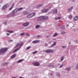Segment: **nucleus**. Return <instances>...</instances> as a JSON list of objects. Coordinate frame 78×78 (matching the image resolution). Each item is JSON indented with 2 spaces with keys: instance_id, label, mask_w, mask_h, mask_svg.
I'll return each instance as SVG.
<instances>
[{
  "instance_id": "36",
  "label": "nucleus",
  "mask_w": 78,
  "mask_h": 78,
  "mask_svg": "<svg viewBox=\"0 0 78 78\" xmlns=\"http://www.w3.org/2000/svg\"><path fill=\"white\" fill-rule=\"evenodd\" d=\"M26 35L28 36H30V35L29 34L27 33H26Z\"/></svg>"
},
{
  "instance_id": "42",
  "label": "nucleus",
  "mask_w": 78,
  "mask_h": 78,
  "mask_svg": "<svg viewBox=\"0 0 78 78\" xmlns=\"http://www.w3.org/2000/svg\"><path fill=\"white\" fill-rule=\"evenodd\" d=\"M62 67H63V65H62L60 66V67L61 68Z\"/></svg>"
},
{
  "instance_id": "4",
  "label": "nucleus",
  "mask_w": 78,
  "mask_h": 78,
  "mask_svg": "<svg viewBox=\"0 0 78 78\" xmlns=\"http://www.w3.org/2000/svg\"><path fill=\"white\" fill-rule=\"evenodd\" d=\"M51 9V7H49L47 9L42 10L41 12H48V11H49V9Z\"/></svg>"
},
{
  "instance_id": "10",
  "label": "nucleus",
  "mask_w": 78,
  "mask_h": 78,
  "mask_svg": "<svg viewBox=\"0 0 78 78\" xmlns=\"http://www.w3.org/2000/svg\"><path fill=\"white\" fill-rule=\"evenodd\" d=\"M29 25V23H26L23 24L24 27H27Z\"/></svg>"
},
{
  "instance_id": "12",
  "label": "nucleus",
  "mask_w": 78,
  "mask_h": 78,
  "mask_svg": "<svg viewBox=\"0 0 78 78\" xmlns=\"http://www.w3.org/2000/svg\"><path fill=\"white\" fill-rule=\"evenodd\" d=\"M78 20V16H76L74 18V21H77Z\"/></svg>"
},
{
  "instance_id": "8",
  "label": "nucleus",
  "mask_w": 78,
  "mask_h": 78,
  "mask_svg": "<svg viewBox=\"0 0 78 78\" xmlns=\"http://www.w3.org/2000/svg\"><path fill=\"white\" fill-rule=\"evenodd\" d=\"M36 14V13L34 12L31 13L30 14V17H33L34 16H35V15Z\"/></svg>"
},
{
  "instance_id": "33",
  "label": "nucleus",
  "mask_w": 78,
  "mask_h": 78,
  "mask_svg": "<svg viewBox=\"0 0 78 78\" xmlns=\"http://www.w3.org/2000/svg\"><path fill=\"white\" fill-rule=\"evenodd\" d=\"M58 35V34L57 33L55 34L54 35H53V37H55L56 36Z\"/></svg>"
},
{
  "instance_id": "28",
  "label": "nucleus",
  "mask_w": 78,
  "mask_h": 78,
  "mask_svg": "<svg viewBox=\"0 0 78 78\" xmlns=\"http://www.w3.org/2000/svg\"><path fill=\"white\" fill-rule=\"evenodd\" d=\"M72 16L70 15L69 16V19H72Z\"/></svg>"
},
{
  "instance_id": "11",
  "label": "nucleus",
  "mask_w": 78,
  "mask_h": 78,
  "mask_svg": "<svg viewBox=\"0 0 78 78\" xmlns=\"http://www.w3.org/2000/svg\"><path fill=\"white\" fill-rule=\"evenodd\" d=\"M44 16V20H47L48 19V17L47 16Z\"/></svg>"
},
{
  "instance_id": "39",
  "label": "nucleus",
  "mask_w": 78,
  "mask_h": 78,
  "mask_svg": "<svg viewBox=\"0 0 78 78\" xmlns=\"http://www.w3.org/2000/svg\"><path fill=\"white\" fill-rule=\"evenodd\" d=\"M66 46H62V47L63 48H66Z\"/></svg>"
},
{
  "instance_id": "18",
  "label": "nucleus",
  "mask_w": 78,
  "mask_h": 78,
  "mask_svg": "<svg viewBox=\"0 0 78 78\" xmlns=\"http://www.w3.org/2000/svg\"><path fill=\"white\" fill-rule=\"evenodd\" d=\"M7 32H9V33H12L14 32V31L12 30H11V31L8 30Z\"/></svg>"
},
{
  "instance_id": "31",
  "label": "nucleus",
  "mask_w": 78,
  "mask_h": 78,
  "mask_svg": "<svg viewBox=\"0 0 78 78\" xmlns=\"http://www.w3.org/2000/svg\"><path fill=\"white\" fill-rule=\"evenodd\" d=\"M31 46H29L27 48L26 50H29V49H30V48H31Z\"/></svg>"
},
{
  "instance_id": "26",
  "label": "nucleus",
  "mask_w": 78,
  "mask_h": 78,
  "mask_svg": "<svg viewBox=\"0 0 78 78\" xmlns=\"http://www.w3.org/2000/svg\"><path fill=\"white\" fill-rule=\"evenodd\" d=\"M42 6V5H39L37 6V8H38V7H41Z\"/></svg>"
},
{
  "instance_id": "9",
  "label": "nucleus",
  "mask_w": 78,
  "mask_h": 78,
  "mask_svg": "<svg viewBox=\"0 0 78 78\" xmlns=\"http://www.w3.org/2000/svg\"><path fill=\"white\" fill-rule=\"evenodd\" d=\"M73 8V7L72 6L70 9H68V12H72V9Z\"/></svg>"
},
{
  "instance_id": "13",
  "label": "nucleus",
  "mask_w": 78,
  "mask_h": 78,
  "mask_svg": "<svg viewBox=\"0 0 78 78\" xmlns=\"http://www.w3.org/2000/svg\"><path fill=\"white\" fill-rule=\"evenodd\" d=\"M21 48V47H20L16 49L15 50H14V51L13 52V53H15V52H16V51H18V50H19V49H20V48Z\"/></svg>"
},
{
  "instance_id": "34",
  "label": "nucleus",
  "mask_w": 78,
  "mask_h": 78,
  "mask_svg": "<svg viewBox=\"0 0 78 78\" xmlns=\"http://www.w3.org/2000/svg\"><path fill=\"white\" fill-rule=\"evenodd\" d=\"M56 75L57 76H59V73H56Z\"/></svg>"
},
{
  "instance_id": "17",
  "label": "nucleus",
  "mask_w": 78,
  "mask_h": 78,
  "mask_svg": "<svg viewBox=\"0 0 78 78\" xmlns=\"http://www.w3.org/2000/svg\"><path fill=\"white\" fill-rule=\"evenodd\" d=\"M23 61V59H20V60H19L17 62V63H20V62H22Z\"/></svg>"
},
{
  "instance_id": "3",
  "label": "nucleus",
  "mask_w": 78,
  "mask_h": 78,
  "mask_svg": "<svg viewBox=\"0 0 78 78\" xmlns=\"http://www.w3.org/2000/svg\"><path fill=\"white\" fill-rule=\"evenodd\" d=\"M9 4H6L2 7V10H4L6 8H8V7H9Z\"/></svg>"
},
{
  "instance_id": "1",
  "label": "nucleus",
  "mask_w": 78,
  "mask_h": 78,
  "mask_svg": "<svg viewBox=\"0 0 78 78\" xmlns=\"http://www.w3.org/2000/svg\"><path fill=\"white\" fill-rule=\"evenodd\" d=\"M8 49L7 48H2L0 50V53H5V52H6V51L8 50Z\"/></svg>"
},
{
  "instance_id": "45",
  "label": "nucleus",
  "mask_w": 78,
  "mask_h": 78,
  "mask_svg": "<svg viewBox=\"0 0 78 78\" xmlns=\"http://www.w3.org/2000/svg\"><path fill=\"white\" fill-rule=\"evenodd\" d=\"M31 40H30L29 41V42H31Z\"/></svg>"
},
{
  "instance_id": "43",
  "label": "nucleus",
  "mask_w": 78,
  "mask_h": 78,
  "mask_svg": "<svg viewBox=\"0 0 78 78\" xmlns=\"http://www.w3.org/2000/svg\"><path fill=\"white\" fill-rule=\"evenodd\" d=\"M37 37H41V36L40 35H38L37 36Z\"/></svg>"
},
{
  "instance_id": "7",
  "label": "nucleus",
  "mask_w": 78,
  "mask_h": 78,
  "mask_svg": "<svg viewBox=\"0 0 78 78\" xmlns=\"http://www.w3.org/2000/svg\"><path fill=\"white\" fill-rule=\"evenodd\" d=\"M40 42V40H35L32 42L33 44H36V43H39Z\"/></svg>"
},
{
  "instance_id": "30",
  "label": "nucleus",
  "mask_w": 78,
  "mask_h": 78,
  "mask_svg": "<svg viewBox=\"0 0 78 78\" xmlns=\"http://www.w3.org/2000/svg\"><path fill=\"white\" fill-rule=\"evenodd\" d=\"M24 35H25V33H21L20 34V35H21V36H24Z\"/></svg>"
},
{
  "instance_id": "41",
  "label": "nucleus",
  "mask_w": 78,
  "mask_h": 78,
  "mask_svg": "<svg viewBox=\"0 0 78 78\" xmlns=\"http://www.w3.org/2000/svg\"><path fill=\"white\" fill-rule=\"evenodd\" d=\"M23 43H22V44L21 45H20V46H21H21H22V45H23Z\"/></svg>"
},
{
  "instance_id": "44",
  "label": "nucleus",
  "mask_w": 78,
  "mask_h": 78,
  "mask_svg": "<svg viewBox=\"0 0 78 78\" xmlns=\"http://www.w3.org/2000/svg\"><path fill=\"white\" fill-rule=\"evenodd\" d=\"M7 35H8V36H9V34L7 33Z\"/></svg>"
},
{
  "instance_id": "19",
  "label": "nucleus",
  "mask_w": 78,
  "mask_h": 78,
  "mask_svg": "<svg viewBox=\"0 0 78 78\" xmlns=\"http://www.w3.org/2000/svg\"><path fill=\"white\" fill-rule=\"evenodd\" d=\"M61 28L62 30H64V29H65V27H64V25L62 26Z\"/></svg>"
},
{
  "instance_id": "16",
  "label": "nucleus",
  "mask_w": 78,
  "mask_h": 78,
  "mask_svg": "<svg viewBox=\"0 0 78 78\" xmlns=\"http://www.w3.org/2000/svg\"><path fill=\"white\" fill-rule=\"evenodd\" d=\"M57 9H55L54 11H53V12L54 13H58V11H57Z\"/></svg>"
},
{
  "instance_id": "15",
  "label": "nucleus",
  "mask_w": 78,
  "mask_h": 78,
  "mask_svg": "<svg viewBox=\"0 0 78 78\" xmlns=\"http://www.w3.org/2000/svg\"><path fill=\"white\" fill-rule=\"evenodd\" d=\"M56 42H54L53 44L52 45L51 47H54V46L56 45Z\"/></svg>"
},
{
  "instance_id": "25",
  "label": "nucleus",
  "mask_w": 78,
  "mask_h": 78,
  "mask_svg": "<svg viewBox=\"0 0 78 78\" xmlns=\"http://www.w3.org/2000/svg\"><path fill=\"white\" fill-rule=\"evenodd\" d=\"M40 27V25H37L36 27V28H38Z\"/></svg>"
},
{
  "instance_id": "37",
  "label": "nucleus",
  "mask_w": 78,
  "mask_h": 78,
  "mask_svg": "<svg viewBox=\"0 0 78 78\" xmlns=\"http://www.w3.org/2000/svg\"><path fill=\"white\" fill-rule=\"evenodd\" d=\"M8 63L7 62H5L4 64V65H8Z\"/></svg>"
},
{
  "instance_id": "48",
  "label": "nucleus",
  "mask_w": 78,
  "mask_h": 78,
  "mask_svg": "<svg viewBox=\"0 0 78 78\" xmlns=\"http://www.w3.org/2000/svg\"><path fill=\"white\" fill-rule=\"evenodd\" d=\"M68 26H69V25H68L67 26V27H68Z\"/></svg>"
},
{
  "instance_id": "27",
  "label": "nucleus",
  "mask_w": 78,
  "mask_h": 78,
  "mask_svg": "<svg viewBox=\"0 0 78 78\" xmlns=\"http://www.w3.org/2000/svg\"><path fill=\"white\" fill-rule=\"evenodd\" d=\"M66 69L67 70V71H69L70 70V68H67Z\"/></svg>"
},
{
  "instance_id": "40",
  "label": "nucleus",
  "mask_w": 78,
  "mask_h": 78,
  "mask_svg": "<svg viewBox=\"0 0 78 78\" xmlns=\"http://www.w3.org/2000/svg\"><path fill=\"white\" fill-rule=\"evenodd\" d=\"M37 52V51H35V52H33V54H35V53H36Z\"/></svg>"
},
{
  "instance_id": "22",
  "label": "nucleus",
  "mask_w": 78,
  "mask_h": 78,
  "mask_svg": "<svg viewBox=\"0 0 78 78\" xmlns=\"http://www.w3.org/2000/svg\"><path fill=\"white\" fill-rule=\"evenodd\" d=\"M19 46H20V43H18L17 44L16 46L15 47V48H16V47H19Z\"/></svg>"
},
{
  "instance_id": "38",
  "label": "nucleus",
  "mask_w": 78,
  "mask_h": 78,
  "mask_svg": "<svg viewBox=\"0 0 78 78\" xmlns=\"http://www.w3.org/2000/svg\"><path fill=\"white\" fill-rule=\"evenodd\" d=\"M76 68V69H78V64H77V65Z\"/></svg>"
},
{
  "instance_id": "24",
  "label": "nucleus",
  "mask_w": 78,
  "mask_h": 78,
  "mask_svg": "<svg viewBox=\"0 0 78 78\" xmlns=\"http://www.w3.org/2000/svg\"><path fill=\"white\" fill-rule=\"evenodd\" d=\"M14 4H13L12 5V6L9 9V10H11V9H12V8H13V6H14Z\"/></svg>"
},
{
  "instance_id": "47",
  "label": "nucleus",
  "mask_w": 78,
  "mask_h": 78,
  "mask_svg": "<svg viewBox=\"0 0 78 78\" xmlns=\"http://www.w3.org/2000/svg\"><path fill=\"white\" fill-rule=\"evenodd\" d=\"M12 78H16V77H12Z\"/></svg>"
},
{
  "instance_id": "14",
  "label": "nucleus",
  "mask_w": 78,
  "mask_h": 78,
  "mask_svg": "<svg viewBox=\"0 0 78 78\" xmlns=\"http://www.w3.org/2000/svg\"><path fill=\"white\" fill-rule=\"evenodd\" d=\"M16 54H14L11 56V58H14L16 56Z\"/></svg>"
},
{
  "instance_id": "2",
  "label": "nucleus",
  "mask_w": 78,
  "mask_h": 78,
  "mask_svg": "<svg viewBox=\"0 0 78 78\" xmlns=\"http://www.w3.org/2000/svg\"><path fill=\"white\" fill-rule=\"evenodd\" d=\"M44 51V52L46 53H53L54 52L53 50L50 49L46 50L45 51Z\"/></svg>"
},
{
  "instance_id": "6",
  "label": "nucleus",
  "mask_w": 78,
  "mask_h": 78,
  "mask_svg": "<svg viewBox=\"0 0 78 78\" xmlns=\"http://www.w3.org/2000/svg\"><path fill=\"white\" fill-rule=\"evenodd\" d=\"M33 65L35 66H39L40 64L38 62H34L33 63Z\"/></svg>"
},
{
  "instance_id": "29",
  "label": "nucleus",
  "mask_w": 78,
  "mask_h": 78,
  "mask_svg": "<svg viewBox=\"0 0 78 78\" xmlns=\"http://www.w3.org/2000/svg\"><path fill=\"white\" fill-rule=\"evenodd\" d=\"M61 34H66V32H64V31H62L61 32Z\"/></svg>"
},
{
  "instance_id": "5",
  "label": "nucleus",
  "mask_w": 78,
  "mask_h": 78,
  "mask_svg": "<svg viewBox=\"0 0 78 78\" xmlns=\"http://www.w3.org/2000/svg\"><path fill=\"white\" fill-rule=\"evenodd\" d=\"M44 16H41L39 17L37 20V21H42L44 20Z\"/></svg>"
},
{
  "instance_id": "32",
  "label": "nucleus",
  "mask_w": 78,
  "mask_h": 78,
  "mask_svg": "<svg viewBox=\"0 0 78 78\" xmlns=\"http://www.w3.org/2000/svg\"><path fill=\"white\" fill-rule=\"evenodd\" d=\"M22 9H23L22 8H20L18 9V11H20V10H22Z\"/></svg>"
},
{
  "instance_id": "46",
  "label": "nucleus",
  "mask_w": 78,
  "mask_h": 78,
  "mask_svg": "<svg viewBox=\"0 0 78 78\" xmlns=\"http://www.w3.org/2000/svg\"><path fill=\"white\" fill-rule=\"evenodd\" d=\"M69 44H71V43H70V42L69 43Z\"/></svg>"
},
{
  "instance_id": "21",
  "label": "nucleus",
  "mask_w": 78,
  "mask_h": 78,
  "mask_svg": "<svg viewBox=\"0 0 78 78\" xmlns=\"http://www.w3.org/2000/svg\"><path fill=\"white\" fill-rule=\"evenodd\" d=\"M27 18H31V16L30 15V14L28 15L27 16Z\"/></svg>"
},
{
  "instance_id": "35",
  "label": "nucleus",
  "mask_w": 78,
  "mask_h": 78,
  "mask_svg": "<svg viewBox=\"0 0 78 78\" xmlns=\"http://www.w3.org/2000/svg\"><path fill=\"white\" fill-rule=\"evenodd\" d=\"M64 59V57H62L61 58V61H62Z\"/></svg>"
},
{
  "instance_id": "23",
  "label": "nucleus",
  "mask_w": 78,
  "mask_h": 78,
  "mask_svg": "<svg viewBox=\"0 0 78 78\" xmlns=\"http://www.w3.org/2000/svg\"><path fill=\"white\" fill-rule=\"evenodd\" d=\"M23 14L24 15H27L28 14V12H23Z\"/></svg>"
},
{
  "instance_id": "20",
  "label": "nucleus",
  "mask_w": 78,
  "mask_h": 78,
  "mask_svg": "<svg viewBox=\"0 0 78 78\" xmlns=\"http://www.w3.org/2000/svg\"><path fill=\"white\" fill-rule=\"evenodd\" d=\"M61 19V17H59L58 18H55V20H59V19Z\"/></svg>"
}]
</instances>
